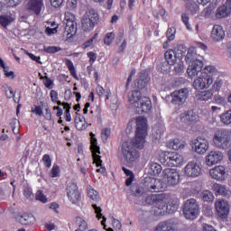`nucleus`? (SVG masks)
Wrapping results in <instances>:
<instances>
[{"mask_svg": "<svg viewBox=\"0 0 231 231\" xmlns=\"http://www.w3.org/2000/svg\"><path fill=\"white\" fill-rule=\"evenodd\" d=\"M166 36L169 41H174V39H176V29L168 28L166 32Z\"/></svg>", "mask_w": 231, "mask_h": 231, "instance_id": "49", "label": "nucleus"}, {"mask_svg": "<svg viewBox=\"0 0 231 231\" xmlns=\"http://www.w3.org/2000/svg\"><path fill=\"white\" fill-rule=\"evenodd\" d=\"M15 21V14H6L0 15V25L3 28H7L8 25L12 24Z\"/></svg>", "mask_w": 231, "mask_h": 231, "instance_id": "25", "label": "nucleus"}, {"mask_svg": "<svg viewBox=\"0 0 231 231\" xmlns=\"http://www.w3.org/2000/svg\"><path fill=\"white\" fill-rule=\"evenodd\" d=\"M31 113H33V115H36V116H42L44 115L42 106H32Z\"/></svg>", "mask_w": 231, "mask_h": 231, "instance_id": "47", "label": "nucleus"}, {"mask_svg": "<svg viewBox=\"0 0 231 231\" xmlns=\"http://www.w3.org/2000/svg\"><path fill=\"white\" fill-rule=\"evenodd\" d=\"M171 104H173V106H183V104L187 102V98H189V89L180 88L179 90H175L171 94Z\"/></svg>", "mask_w": 231, "mask_h": 231, "instance_id": "14", "label": "nucleus"}, {"mask_svg": "<svg viewBox=\"0 0 231 231\" xmlns=\"http://www.w3.org/2000/svg\"><path fill=\"white\" fill-rule=\"evenodd\" d=\"M65 64L70 73V75L76 79V80H79V76H77V70L75 69V65L73 64V61L71 60L66 59Z\"/></svg>", "mask_w": 231, "mask_h": 231, "instance_id": "36", "label": "nucleus"}, {"mask_svg": "<svg viewBox=\"0 0 231 231\" xmlns=\"http://www.w3.org/2000/svg\"><path fill=\"white\" fill-rule=\"evenodd\" d=\"M5 96L7 98H14V97H15V92H14V89L11 87H7L5 88Z\"/></svg>", "mask_w": 231, "mask_h": 231, "instance_id": "62", "label": "nucleus"}, {"mask_svg": "<svg viewBox=\"0 0 231 231\" xmlns=\"http://www.w3.org/2000/svg\"><path fill=\"white\" fill-rule=\"evenodd\" d=\"M186 10L191 13L192 15H195V14H198V12H199V5H198V4H196V2L192 0H187Z\"/></svg>", "mask_w": 231, "mask_h": 231, "instance_id": "32", "label": "nucleus"}, {"mask_svg": "<svg viewBox=\"0 0 231 231\" xmlns=\"http://www.w3.org/2000/svg\"><path fill=\"white\" fill-rule=\"evenodd\" d=\"M213 97L214 93L210 89L202 90L196 95L197 100H199L200 102H208V100H212Z\"/></svg>", "mask_w": 231, "mask_h": 231, "instance_id": "26", "label": "nucleus"}, {"mask_svg": "<svg viewBox=\"0 0 231 231\" xmlns=\"http://www.w3.org/2000/svg\"><path fill=\"white\" fill-rule=\"evenodd\" d=\"M202 200L207 203H212L214 201V193L210 190H204L202 192Z\"/></svg>", "mask_w": 231, "mask_h": 231, "instance_id": "39", "label": "nucleus"}, {"mask_svg": "<svg viewBox=\"0 0 231 231\" xmlns=\"http://www.w3.org/2000/svg\"><path fill=\"white\" fill-rule=\"evenodd\" d=\"M213 143L217 149H228L230 147V136L228 131L218 129L214 133Z\"/></svg>", "mask_w": 231, "mask_h": 231, "instance_id": "7", "label": "nucleus"}, {"mask_svg": "<svg viewBox=\"0 0 231 231\" xmlns=\"http://www.w3.org/2000/svg\"><path fill=\"white\" fill-rule=\"evenodd\" d=\"M87 56L89 59L90 66H93V64H95V61L97 60V53L89 51L87 53Z\"/></svg>", "mask_w": 231, "mask_h": 231, "instance_id": "57", "label": "nucleus"}, {"mask_svg": "<svg viewBox=\"0 0 231 231\" xmlns=\"http://www.w3.org/2000/svg\"><path fill=\"white\" fill-rule=\"evenodd\" d=\"M164 57L170 66H174L176 64V60H178L176 52L173 50L167 51L164 54Z\"/></svg>", "mask_w": 231, "mask_h": 231, "instance_id": "31", "label": "nucleus"}, {"mask_svg": "<svg viewBox=\"0 0 231 231\" xmlns=\"http://www.w3.org/2000/svg\"><path fill=\"white\" fill-rule=\"evenodd\" d=\"M116 37V35L115 34V32H107L104 39V44H106V46H111Z\"/></svg>", "mask_w": 231, "mask_h": 231, "instance_id": "43", "label": "nucleus"}, {"mask_svg": "<svg viewBox=\"0 0 231 231\" xmlns=\"http://www.w3.org/2000/svg\"><path fill=\"white\" fill-rule=\"evenodd\" d=\"M215 104L217 106H225L226 104V99L221 95H216L214 97Z\"/></svg>", "mask_w": 231, "mask_h": 231, "instance_id": "50", "label": "nucleus"}, {"mask_svg": "<svg viewBox=\"0 0 231 231\" xmlns=\"http://www.w3.org/2000/svg\"><path fill=\"white\" fill-rule=\"evenodd\" d=\"M21 225H33L35 223V217L32 215L24 214L19 218Z\"/></svg>", "mask_w": 231, "mask_h": 231, "instance_id": "34", "label": "nucleus"}, {"mask_svg": "<svg viewBox=\"0 0 231 231\" xmlns=\"http://www.w3.org/2000/svg\"><path fill=\"white\" fill-rule=\"evenodd\" d=\"M202 231H217L214 226L208 225V224H203L202 225Z\"/></svg>", "mask_w": 231, "mask_h": 231, "instance_id": "64", "label": "nucleus"}, {"mask_svg": "<svg viewBox=\"0 0 231 231\" xmlns=\"http://www.w3.org/2000/svg\"><path fill=\"white\" fill-rule=\"evenodd\" d=\"M50 97L51 102L57 104V100H59V93L56 90H51Z\"/></svg>", "mask_w": 231, "mask_h": 231, "instance_id": "59", "label": "nucleus"}, {"mask_svg": "<svg viewBox=\"0 0 231 231\" xmlns=\"http://www.w3.org/2000/svg\"><path fill=\"white\" fill-rule=\"evenodd\" d=\"M35 199L41 201V203H48V198L42 193V190H38L35 195Z\"/></svg>", "mask_w": 231, "mask_h": 231, "instance_id": "45", "label": "nucleus"}, {"mask_svg": "<svg viewBox=\"0 0 231 231\" xmlns=\"http://www.w3.org/2000/svg\"><path fill=\"white\" fill-rule=\"evenodd\" d=\"M162 172V165L158 164V162H150L148 173L151 176H158Z\"/></svg>", "mask_w": 231, "mask_h": 231, "instance_id": "30", "label": "nucleus"}, {"mask_svg": "<svg viewBox=\"0 0 231 231\" xmlns=\"http://www.w3.org/2000/svg\"><path fill=\"white\" fill-rule=\"evenodd\" d=\"M226 174V170L225 166L218 165L215 166L211 170H209V176L213 180H217V181H225V175Z\"/></svg>", "mask_w": 231, "mask_h": 231, "instance_id": "21", "label": "nucleus"}, {"mask_svg": "<svg viewBox=\"0 0 231 231\" xmlns=\"http://www.w3.org/2000/svg\"><path fill=\"white\" fill-rule=\"evenodd\" d=\"M4 73L7 79H15V73L14 71H10V67L5 68V69H4Z\"/></svg>", "mask_w": 231, "mask_h": 231, "instance_id": "58", "label": "nucleus"}, {"mask_svg": "<svg viewBox=\"0 0 231 231\" xmlns=\"http://www.w3.org/2000/svg\"><path fill=\"white\" fill-rule=\"evenodd\" d=\"M51 178H60V167L54 163L51 171H50Z\"/></svg>", "mask_w": 231, "mask_h": 231, "instance_id": "42", "label": "nucleus"}, {"mask_svg": "<svg viewBox=\"0 0 231 231\" xmlns=\"http://www.w3.org/2000/svg\"><path fill=\"white\" fill-rule=\"evenodd\" d=\"M24 53L25 55H28V57H30V59L34 62H37L38 64H42V62L41 61V57L35 56L34 54L28 52V51H24Z\"/></svg>", "mask_w": 231, "mask_h": 231, "instance_id": "54", "label": "nucleus"}, {"mask_svg": "<svg viewBox=\"0 0 231 231\" xmlns=\"http://www.w3.org/2000/svg\"><path fill=\"white\" fill-rule=\"evenodd\" d=\"M92 208H94L95 213L97 214V219H102V208L97 206V204H93Z\"/></svg>", "mask_w": 231, "mask_h": 231, "instance_id": "60", "label": "nucleus"}, {"mask_svg": "<svg viewBox=\"0 0 231 231\" xmlns=\"http://www.w3.org/2000/svg\"><path fill=\"white\" fill-rule=\"evenodd\" d=\"M162 178L171 187H176L180 183V171L176 169L167 168L162 171Z\"/></svg>", "mask_w": 231, "mask_h": 231, "instance_id": "12", "label": "nucleus"}, {"mask_svg": "<svg viewBox=\"0 0 231 231\" xmlns=\"http://www.w3.org/2000/svg\"><path fill=\"white\" fill-rule=\"evenodd\" d=\"M79 230L80 231H86L88 230V222L84 220L83 218H79Z\"/></svg>", "mask_w": 231, "mask_h": 231, "instance_id": "63", "label": "nucleus"}, {"mask_svg": "<svg viewBox=\"0 0 231 231\" xmlns=\"http://www.w3.org/2000/svg\"><path fill=\"white\" fill-rule=\"evenodd\" d=\"M212 15V7L207 6L205 7L202 12L200 13L201 17H205L206 19H208Z\"/></svg>", "mask_w": 231, "mask_h": 231, "instance_id": "52", "label": "nucleus"}, {"mask_svg": "<svg viewBox=\"0 0 231 231\" xmlns=\"http://www.w3.org/2000/svg\"><path fill=\"white\" fill-rule=\"evenodd\" d=\"M221 88H223V79H216L211 87V91L219 93V91H221Z\"/></svg>", "mask_w": 231, "mask_h": 231, "instance_id": "44", "label": "nucleus"}, {"mask_svg": "<svg viewBox=\"0 0 231 231\" xmlns=\"http://www.w3.org/2000/svg\"><path fill=\"white\" fill-rule=\"evenodd\" d=\"M128 100L139 115L149 113L152 107L151 99L147 97H142V93L138 90L129 92Z\"/></svg>", "mask_w": 231, "mask_h": 231, "instance_id": "3", "label": "nucleus"}, {"mask_svg": "<svg viewBox=\"0 0 231 231\" xmlns=\"http://www.w3.org/2000/svg\"><path fill=\"white\" fill-rule=\"evenodd\" d=\"M223 158L224 155L221 151H211L205 157L206 165L208 167L217 165V163H221V162H223Z\"/></svg>", "mask_w": 231, "mask_h": 231, "instance_id": "18", "label": "nucleus"}, {"mask_svg": "<svg viewBox=\"0 0 231 231\" xmlns=\"http://www.w3.org/2000/svg\"><path fill=\"white\" fill-rule=\"evenodd\" d=\"M63 107L65 109V120L66 122H71V114L69 113V109H71V106L68 103H63Z\"/></svg>", "mask_w": 231, "mask_h": 231, "instance_id": "46", "label": "nucleus"}, {"mask_svg": "<svg viewBox=\"0 0 231 231\" xmlns=\"http://www.w3.org/2000/svg\"><path fill=\"white\" fill-rule=\"evenodd\" d=\"M154 231H175L174 224L171 220L161 222L155 227Z\"/></svg>", "mask_w": 231, "mask_h": 231, "instance_id": "28", "label": "nucleus"}, {"mask_svg": "<svg viewBox=\"0 0 231 231\" xmlns=\"http://www.w3.org/2000/svg\"><path fill=\"white\" fill-rule=\"evenodd\" d=\"M81 24H82V30L84 32H91V30L95 28V25L92 24L91 22H88V20H86V18H82Z\"/></svg>", "mask_w": 231, "mask_h": 231, "instance_id": "40", "label": "nucleus"}, {"mask_svg": "<svg viewBox=\"0 0 231 231\" xmlns=\"http://www.w3.org/2000/svg\"><path fill=\"white\" fill-rule=\"evenodd\" d=\"M183 214L186 219H196L199 216V205L194 199H189L184 203Z\"/></svg>", "mask_w": 231, "mask_h": 231, "instance_id": "10", "label": "nucleus"}, {"mask_svg": "<svg viewBox=\"0 0 231 231\" xmlns=\"http://www.w3.org/2000/svg\"><path fill=\"white\" fill-rule=\"evenodd\" d=\"M44 8L43 0H29L26 5V10L31 12V14H35V15H39L42 9Z\"/></svg>", "mask_w": 231, "mask_h": 231, "instance_id": "19", "label": "nucleus"}, {"mask_svg": "<svg viewBox=\"0 0 231 231\" xmlns=\"http://www.w3.org/2000/svg\"><path fill=\"white\" fill-rule=\"evenodd\" d=\"M42 160L43 162L44 167H46L47 169H50V167H51V157L50 156V154H44Z\"/></svg>", "mask_w": 231, "mask_h": 231, "instance_id": "51", "label": "nucleus"}, {"mask_svg": "<svg viewBox=\"0 0 231 231\" xmlns=\"http://www.w3.org/2000/svg\"><path fill=\"white\" fill-rule=\"evenodd\" d=\"M226 33L223 26L219 24H215L211 30L210 38L213 42H221L226 37Z\"/></svg>", "mask_w": 231, "mask_h": 231, "instance_id": "20", "label": "nucleus"}, {"mask_svg": "<svg viewBox=\"0 0 231 231\" xmlns=\"http://www.w3.org/2000/svg\"><path fill=\"white\" fill-rule=\"evenodd\" d=\"M191 148L197 154H205L210 148V143L205 137H197L191 142Z\"/></svg>", "mask_w": 231, "mask_h": 231, "instance_id": "11", "label": "nucleus"}, {"mask_svg": "<svg viewBox=\"0 0 231 231\" xmlns=\"http://www.w3.org/2000/svg\"><path fill=\"white\" fill-rule=\"evenodd\" d=\"M180 122H182V124H187L188 125L196 124V122H198V116L192 110L184 112L180 115Z\"/></svg>", "mask_w": 231, "mask_h": 231, "instance_id": "23", "label": "nucleus"}, {"mask_svg": "<svg viewBox=\"0 0 231 231\" xmlns=\"http://www.w3.org/2000/svg\"><path fill=\"white\" fill-rule=\"evenodd\" d=\"M5 5L9 8H14L18 5H21V0H5Z\"/></svg>", "mask_w": 231, "mask_h": 231, "instance_id": "55", "label": "nucleus"}, {"mask_svg": "<svg viewBox=\"0 0 231 231\" xmlns=\"http://www.w3.org/2000/svg\"><path fill=\"white\" fill-rule=\"evenodd\" d=\"M152 204L155 206V216H165V214H174L180 208V199H171L166 194H154L150 197Z\"/></svg>", "mask_w": 231, "mask_h": 231, "instance_id": "2", "label": "nucleus"}, {"mask_svg": "<svg viewBox=\"0 0 231 231\" xmlns=\"http://www.w3.org/2000/svg\"><path fill=\"white\" fill-rule=\"evenodd\" d=\"M220 122L224 125H231V108L220 115Z\"/></svg>", "mask_w": 231, "mask_h": 231, "instance_id": "35", "label": "nucleus"}, {"mask_svg": "<svg viewBox=\"0 0 231 231\" xmlns=\"http://www.w3.org/2000/svg\"><path fill=\"white\" fill-rule=\"evenodd\" d=\"M231 12L229 8L223 5L217 7L216 13H215V17L217 19H225V17H228L230 15Z\"/></svg>", "mask_w": 231, "mask_h": 231, "instance_id": "27", "label": "nucleus"}, {"mask_svg": "<svg viewBox=\"0 0 231 231\" xmlns=\"http://www.w3.org/2000/svg\"><path fill=\"white\" fill-rule=\"evenodd\" d=\"M212 189L216 196H222L223 198H230L231 196V190L223 184L215 182Z\"/></svg>", "mask_w": 231, "mask_h": 231, "instance_id": "22", "label": "nucleus"}, {"mask_svg": "<svg viewBox=\"0 0 231 231\" xmlns=\"http://www.w3.org/2000/svg\"><path fill=\"white\" fill-rule=\"evenodd\" d=\"M90 150L92 152V157L94 160V163H96L97 167H100L97 170V172H100L101 174H106V167L102 166V159L100 157V146H98V143L97 138L95 137V134L90 133Z\"/></svg>", "mask_w": 231, "mask_h": 231, "instance_id": "6", "label": "nucleus"}, {"mask_svg": "<svg viewBox=\"0 0 231 231\" xmlns=\"http://www.w3.org/2000/svg\"><path fill=\"white\" fill-rule=\"evenodd\" d=\"M74 122L78 131H84L85 129H88V123L86 122L84 116L76 113Z\"/></svg>", "mask_w": 231, "mask_h": 231, "instance_id": "24", "label": "nucleus"}, {"mask_svg": "<svg viewBox=\"0 0 231 231\" xmlns=\"http://www.w3.org/2000/svg\"><path fill=\"white\" fill-rule=\"evenodd\" d=\"M62 49L57 46H48L44 47L45 53H58V51H61Z\"/></svg>", "mask_w": 231, "mask_h": 231, "instance_id": "48", "label": "nucleus"}, {"mask_svg": "<svg viewBox=\"0 0 231 231\" xmlns=\"http://www.w3.org/2000/svg\"><path fill=\"white\" fill-rule=\"evenodd\" d=\"M88 197L89 199L94 201V203H97V201H100V195L98 194V191L93 189V187L89 186L87 189Z\"/></svg>", "mask_w": 231, "mask_h": 231, "instance_id": "33", "label": "nucleus"}, {"mask_svg": "<svg viewBox=\"0 0 231 231\" xmlns=\"http://www.w3.org/2000/svg\"><path fill=\"white\" fill-rule=\"evenodd\" d=\"M184 176L192 180L199 178L203 174V165L196 161L189 162L183 168Z\"/></svg>", "mask_w": 231, "mask_h": 231, "instance_id": "8", "label": "nucleus"}, {"mask_svg": "<svg viewBox=\"0 0 231 231\" xmlns=\"http://www.w3.org/2000/svg\"><path fill=\"white\" fill-rule=\"evenodd\" d=\"M160 162L165 167H181L185 162L183 155L176 152H162Z\"/></svg>", "mask_w": 231, "mask_h": 231, "instance_id": "5", "label": "nucleus"}, {"mask_svg": "<svg viewBox=\"0 0 231 231\" xmlns=\"http://www.w3.org/2000/svg\"><path fill=\"white\" fill-rule=\"evenodd\" d=\"M43 84L47 89H51L53 88V80L49 77L44 78Z\"/></svg>", "mask_w": 231, "mask_h": 231, "instance_id": "56", "label": "nucleus"}, {"mask_svg": "<svg viewBox=\"0 0 231 231\" xmlns=\"http://www.w3.org/2000/svg\"><path fill=\"white\" fill-rule=\"evenodd\" d=\"M215 210L220 219H226L230 214V204L225 199H218L215 202Z\"/></svg>", "mask_w": 231, "mask_h": 231, "instance_id": "13", "label": "nucleus"}, {"mask_svg": "<svg viewBox=\"0 0 231 231\" xmlns=\"http://www.w3.org/2000/svg\"><path fill=\"white\" fill-rule=\"evenodd\" d=\"M176 73H181L185 69V64L183 61L180 60L174 68Z\"/></svg>", "mask_w": 231, "mask_h": 231, "instance_id": "61", "label": "nucleus"}, {"mask_svg": "<svg viewBox=\"0 0 231 231\" xmlns=\"http://www.w3.org/2000/svg\"><path fill=\"white\" fill-rule=\"evenodd\" d=\"M185 60L189 64L187 69L189 78L194 79V77H198V75L201 73L204 64L203 60L198 59V54L196 53V49L194 47H191L188 50Z\"/></svg>", "mask_w": 231, "mask_h": 231, "instance_id": "4", "label": "nucleus"}, {"mask_svg": "<svg viewBox=\"0 0 231 231\" xmlns=\"http://www.w3.org/2000/svg\"><path fill=\"white\" fill-rule=\"evenodd\" d=\"M65 32L69 37H73L77 33V22H75V15L73 14L67 12L65 13Z\"/></svg>", "mask_w": 231, "mask_h": 231, "instance_id": "16", "label": "nucleus"}, {"mask_svg": "<svg viewBox=\"0 0 231 231\" xmlns=\"http://www.w3.org/2000/svg\"><path fill=\"white\" fill-rule=\"evenodd\" d=\"M83 18L86 19V21H88L89 23H91L94 26H97V24H98V14H97V12H95V10H90L88 11Z\"/></svg>", "mask_w": 231, "mask_h": 231, "instance_id": "29", "label": "nucleus"}, {"mask_svg": "<svg viewBox=\"0 0 231 231\" xmlns=\"http://www.w3.org/2000/svg\"><path fill=\"white\" fill-rule=\"evenodd\" d=\"M79 5V0H68L67 1V8L69 10H75L77 5Z\"/></svg>", "mask_w": 231, "mask_h": 231, "instance_id": "53", "label": "nucleus"}, {"mask_svg": "<svg viewBox=\"0 0 231 231\" xmlns=\"http://www.w3.org/2000/svg\"><path fill=\"white\" fill-rule=\"evenodd\" d=\"M202 73H207L208 75L214 77L216 75H219V70H217L214 65H208L204 68Z\"/></svg>", "mask_w": 231, "mask_h": 231, "instance_id": "37", "label": "nucleus"}, {"mask_svg": "<svg viewBox=\"0 0 231 231\" xmlns=\"http://www.w3.org/2000/svg\"><path fill=\"white\" fill-rule=\"evenodd\" d=\"M212 84H214V77L207 72H201L199 77L194 79L192 86L197 91H203L208 89Z\"/></svg>", "mask_w": 231, "mask_h": 231, "instance_id": "9", "label": "nucleus"}, {"mask_svg": "<svg viewBox=\"0 0 231 231\" xmlns=\"http://www.w3.org/2000/svg\"><path fill=\"white\" fill-rule=\"evenodd\" d=\"M185 145H187V143H185V141L180 140V139H174L172 149L174 151H181L182 149H185Z\"/></svg>", "mask_w": 231, "mask_h": 231, "instance_id": "38", "label": "nucleus"}, {"mask_svg": "<svg viewBox=\"0 0 231 231\" xmlns=\"http://www.w3.org/2000/svg\"><path fill=\"white\" fill-rule=\"evenodd\" d=\"M67 197L70 203L76 204L80 201V191L74 181H69L67 184Z\"/></svg>", "mask_w": 231, "mask_h": 231, "instance_id": "17", "label": "nucleus"}, {"mask_svg": "<svg viewBox=\"0 0 231 231\" xmlns=\"http://www.w3.org/2000/svg\"><path fill=\"white\" fill-rule=\"evenodd\" d=\"M144 187L150 192H162L163 190V182L160 179L146 177L144 179Z\"/></svg>", "mask_w": 231, "mask_h": 231, "instance_id": "15", "label": "nucleus"}, {"mask_svg": "<svg viewBox=\"0 0 231 231\" xmlns=\"http://www.w3.org/2000/svg\"><path fill=\"white\" fill-rule=\"evenodd\" d=\"M149 80L147 79V76L145 73H141L139 76V79L137 80V88L142 89V88H145V84H147Z\"/></svg>", "mask_w": 231, "mask_h": 231, "instance_id": "41", "label": "nucleus"}, {"mask_svg": "<svg viewBox=\"0 0 231 231\" xmlns=\"http://www.w3.org/2000/svg\"><path fill=\"white\" fill-rule=\"evenodd\" d=\"M136 132L135 137L122 143L120 158L128 164L138 162L140 152L136 149H143L145 138L147 136V119L143 116H138L135 119Z\"/></svg>", "mask_w": 231, "mask_h": 231, "instance_id": "1", "label": "nucleus"}]
</instances>
